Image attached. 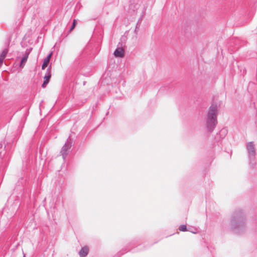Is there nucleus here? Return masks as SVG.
Instances as JSON below:
<instances>
[{
    "label": "nucleus",
    "instance_id": "13",
    "mask_svg": "<svg viewBox=\"0 0 257 257\" xmlns=\"http://www.w3.org/2000/svg\"><path fill=\"white\" fill-rule=\"evenodd\" d=\"M195 231H192V232L194 233H196V229H195Z\"/></svg>",
    "mask_w": 257,
    "mask_h": 257
},
{
    "label": "nucleus",
    "instance_id": "5",
    "mask_svg": "<svg viewBox=\"0 0 257 257\" xmlns=\"http://www.w3.org/2000/svg\"><path fill=\"white\" fill-rule=\"evenodd\" d=\"M114 55L115 57H121L123 56L124 55V51L121 48H117L114 52Z\"/></svg>",
    "mask_w": 257,
    "mask_h": 257
},
{
    "label": "nucleus",
    "instance_id": "7",
    "mask_svg": "<svg viewBox=\"0 0 257 257\" xmlns=\"http://www.w3.org/2000/svg\"><path fill=\"white\" fill-rule=\"evenodd\" d=\"M28 54H27L22 58L21 63L20 64L21 67H23L24 65H25V64L26 63V62L28 59Z\"/></svg>",
    "mask_w": 257,
    "mask_h": 257
},
{
    "label": "nucleus",
    "instance_id": "12",
    "mask_svg": "<svg viewBox=\"0 0 257 257\" xmlns=\"http://www.w3.org/2000/svg\"><path fill=\"white\" fill-rule=\"evenodd\" d=\"M52 55V52H51L45 59H48V60L50 61Z\"/></svg>",
    "mask_w": 257,
    "mask_h": 257
},
{
    "label": "nucleus",
    "instance_id": "8",
    "mask_svg": "<svg viewBox=\"0 0 257 257\" xmlns=\"http://www.w3.org/2000/svg\"><path fill=\"white\" fill-rule=\"evenodd\" d=\"M49 61H50L48 60V59H44V60L43 61V63L42 66V69H45V68L48 66V63H49Z\"/></svg>",
    "mask_w": 257,
    "mask_h": 257
},
{
    "label": "nucleus",
    "instance_id": "9",
    "mask_svg": "<svg viewBox=\"0 0 257 257\" xmlns=\"http://www.w3.org/2000/svg\"><path fill=\"white\" fill-rule=\"evenodd\" d=\"M179 230L182 231H184L187 230L186 226L185 225H182L179 227Z\"/></svg>",
    "mask_w": 257,
    "mask_h": 257
},
{
    "label": "nucleus",
    "instance_id": "1",
    "mask_svg": "<svg viewBox=\"0 0 257 257\" xmlns=\"http://www.w3.org/2000/svg\"><path fill=\"white\" fill-rule=\"evenodd\" d=\"M217 109L216 104H212L210 107L207 116V126L208 128L212 131L216 126L217 121Z\"/></svg>",
    "mask_w": 257,
    "mask_h": 257
},
{
    "label": "nucleus",
    "instance_id": "2",
    "mask_svg": "<svg viewBox=\"0 0 257 257\" xmlns=\"http://www.w3.org/2000/svg\"><path fill=\"white\" fill-rule=\"evenodd\" d=\"M71 146V143L68 141L63 146L61 151V153L63 157L67 154L68 151L70 149Z\"/></svg>",
    "mask_w": 257,
    "mask_h": 257
},
{
    "label": "nucleus",
    "instance_id": "11",
    "mask_svg": "<svg viewBox=\"0 0 257 257\" xmlns=\"http://www.w3.org/2000/svg\"><path fill=\"white\" fill-rule=\"evenodd\" d=\"M52 55V52H51L45 59H48V60L50 61Z\"/></svg>",
    "mask_w": 257,
    "mask_h": 257
},
{
    "label": "nucleus",
    "instance_id": "3",
    "mask_svg": "<svg viewBox=\"0 0 257 257\" xmlns=\"http://www.w3.org/2000/svg\"><path fill=\"white\" fill-rule=\"evenodd\" d=\"M51 77V74L50 70L48 69L46 72V74L44 78V82L42 84V87H45V86L49 83V80Z\"/></svg>",
    "mask_w": 257,
    "mask_h": 257
},
{
    "label": "nucleus",
    "instance_id": "6",
    "mask_svg": "<svg viewBox=\"0 0 257 257\" xmlns=\"http://www.w3.org/2000/svg\"><path fill=\"white\" fill-rule=\"evenodd\" d=\"M88 248L87 246L83 247L79 251V255L80 257H85L88 254Z\"/></svg>",
    "mask_w": 257,
    "mask_h": 257
},
{
    "label": "nucleus",
    "instance_id": "10",
    "mask_svg": "<svg viewBox=\"0 0 257 257\" xmlns=\"http://www.w3.org/2000/svg\"><path fill=\"white\" fill-rule=\"evenodd\" d=\"M76 24V21L75 20H74L73 25L71 27V30H72L74 28V27H75Z\"/></svg>",
    "mask_w": 257,
    "mask_h": 257
},
{
    "label": "nucleus",
    "instance_id": "4",
    "mask_svg": "<svg viewBox=\"0 0 257 257\" xmlns=\"http://www.w3.org/2000/svg\"><path fill=\"white\" fill-rule=\"evenodd\" d=\"M247 149L250 155L252 156H254L255 155L254 145L252 143H248L247 144Z\"/></svg>",
    "mask_w": 257,
    "mask_h": 257
}]
</instances>
